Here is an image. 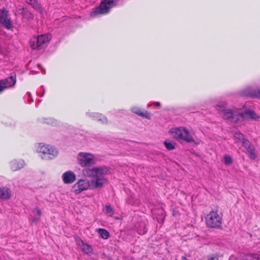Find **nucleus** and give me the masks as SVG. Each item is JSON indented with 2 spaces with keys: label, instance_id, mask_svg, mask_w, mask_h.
<instances>
[{
  "label": "nucleus",
  "instance_id": "nucleus-39",
  "mask_svg": "<svg viewBox=\"0 0 260 260\" xmlns=\"http://www.w3.org/2000/svg\"><path fill=\"white\" fill-rule=\"evenodd\" d=\"M33 212L34 213L36 212L37 213V214L40 216L42 215V211H41V209L38 207H36L34 209Z\"/></svg>",
  "mask_w": 260,
  "mask_h": 260
},
{
  "label": "nucleus",
  "instance_id": "nucleus-16",
  "mask_svg": "<svg viewBox=\"0 0 260 260\" xmlns=\"http://www.w3.org/2000/svg\"><path fill=\"white\" fill-rule=\"evenodd\" d=\"M19 14L22 15L23 18L28 20H32L34 18V15L29 11L26 8L24 7L18 10Z\"/></svg>",
  "mask_w": 260,
  "mask_h": 260
},
{
  "label": "nucleus",
  "instance_id": "nucleus-44",
  "mask_svg": "<svg viewBox=\"0 0 260 260\" xmlns=\"http://www.w3.org/2000/svg\"><path fill=\"white\" fill-rule=\"evenodd\" d=\"M182 260H189V259L187 258L186 256H182Z\"/></svg>",
  "mask_w": 260,
  "mask_h": 260
},
{
  "label": "nucleus",
  "instance_id": "nucleus-9",
  "mask_svg": "<svg viewBox=\"0 0 260 260\" xmlns=\"http://www.w3.org/2000/svg\"><path fill=\"white\" fill-rule=\"evenodd\" d=\"M90 185V182L87 179H80L73 186V192L76 194H79L82 191L87 189Z\"/></svg>",
  "mask_w": 260,
  "mask_h": 260
},
{
  "label": "nucleus",
  "instance_id": "nucleus-23",
  "mask_svg": "<svg viewBox=\"0 0 260 260\" xmlns=\"http://www.w3.org/2000/svg\"><path fill=\"white\" fill-rule=\"evenodd\" d=\"M43 121L45 123L51 124L54 126H57L59 124V122L57 120L52 118H43Z\"/></svg>",
  "mask_w": 260,
  "mask_h": 260
},
{
  "label": "nucleus",
  "instance_id": "nucleus-17",
  "mask_svg": "<svg viewBox=\"0 0 260 260\" xmlns=\"http://www.w3.org/2000/svg\"><path fill=\"white\" fill-rule=\"evenodd\" d=\"M96 171L97 177L106 176L110 173V168L105 166L96 167Z\"/></svg>",
  "mask_w": 260,
  "mask_h": 260
},
{
  "label": "nucleus",
  "instance_id": "nucleus-27",
  "mask_svg": "<svg viewBox=\"0 0 260 260\" xmlns=\"http://www.w3.org/2000/svg\"><path fill=\"white\" fill-rule=\"evenodd\" d=\"M26 3L31 5L34 9H38L39 6L41 4L37 0H25Z\"/></svg>",
  "mask_w": 260,
  "mask_h": 260
},
{
  "label": "nucleus",
  "instance_id": "nucleus-47",
  "mask_svg": "<svg viewBox=\"0 0 260 260\" xmlns=\"http://www.w3.org/2000/svg\"><path fill=\"white\" fill-rule=\"evenodd\" d=\"M44 94V93H42V94L40 95L41 96H43Z\"/></svg>",
  "mask_w": 260,
  "mask_h": 260
},
{
  "label": "nucleus",
  "instance_id": "nucleus-22",
  "mask_svg": "<svg viewBox=\"0 0 260 260\" xmlns=\"http://www.w3.org/2000/svg\"><path fill=\"white\" fill-rule=\"evenodd\" d=\"M137 232L139 235H143L145 234L147 230L144 223H140L137 228Z\"/></svg>",
  "mask_w": 260,
  "mask_h": 260
},
{
  "label": "nucleus",
  "instance_id": "nucleus-2",
  "mask_svg": "<svg viewBox=\"0 0 260 260\" xmlns=\"http://www.w3.org/2000/svg\"><path fill=\"white\" fill-rule=\"evenodd\" d=\"M172 133H174L175 138L181 139L187 143L193 142L196 145L199 144V142H196L194 141L192 136L185 127H180L175 128L174 131H172Z\"/></svg>",
  "mask_w": 260,
  "mask_h": 260
},
{
  "label": "nucleus",
  "instance_id": "nucleus-3",
  "mask_svg": "<svg viewBox=\"0 0 260 260\" xmlns=\"http://www.w3.org/2000/svg\"><path fill=\"white\" fill-rule=\"evenodd\" d=\"M222 217L219 216L217 212L211 211L206 217L207 226L211 228L217 229L221 225Z\"/></svg>",
  "mask_w": 260,
  "mask_h": 260
},
{
  "label": "nucleus",
  "instance_id": "nucleus-13",
  "mask_svg": "<svg viewBox=\"0 0 260 260\" xmlns=\"http://www.w3.org/2000/svg\"><path fill=\"white\" fill-rule=\"evenodd\" d=\"M242 95L245 97L252 99L260 98V89L250 90L245 89L242 91Z\"/></svg>",
  "mask_w": 260,
  "mask_h": 260
},
{
  "label": "nucleus",
  "instance_id": "nucleus-5",
  "mask_svg": "<svg viewBox=\"0 0 260 260\" xmlns=\"http://www.w3.org/2000/svg\"><path fill=\"white\" fill-rule=\"evenodd\" d=\"M89 156H92V154L86 152H80L78 154L77 159L81 166L87 167L95 164V160Z\"/></svg>",
  "mask_w": 260,
  "mask_h": 260
},
{
  "label": "nucleus",
  "instance_id": "nucleus-32",
  "mask_svg": "<svg viewBox=\"0 0 260 260\" xmlns=\"http://www.w3.org/2000/svg\"><path fill=\"white\" fill-rule=\"evenodd\" d=\"M166 214L165 212L163 210H160L159 212L157 214V216L156 217L158 221L159 220H161L162 222L164 221V219L165 218Z\"/></svg>",
  "mask_w": 260,
  "mask_h": 260
},
{
  "label": "nucleus",
  "instance_id": "nucleus-34",
  "mask_svg": "<svg viewBox=\"0 0 260 260\" xmlns=\"http://www.w3.org/2000/svg\"><path fill=\"white\" fill-rule=\"evenodd\" d=\"M98 121L101 122L103 124H108V123L107 117L103 114L101 115V117L99 119Z\"/></svg>",
  "mask_w": 260,
  "mask_h": 260
},
{
  "label": "nucleus",
  "instance_id": "nucleus-43",
  "mask_svg": "<svg viewBox=\"0 0 260 260\" xmlns=\"http://www.w3.org/2000/svg\"><path fill=\"white\" fill-rule=\"evenodd\" d=\"M154 105L156 106V107H159L160 108L161 107V104L160 102H155L154 103Z\"/></svg>",
  "mask_w": 260,
  "mask_h": 260
},
{
  "label": "nucleus",
  "instance_id": "nucleus-49",
  "mask_svg": "<svg viewBox=\"0 0 260 260\" xmlns=\"http://www.w3.org/2000/svg\"><path fill=\"white\" fill-rule=\"evenodd\" d=\"M43 93H45V89H44V90H43Z\"/></svg>",
  "mask_w": 260,
  "mask_h": 260
},
{
  "label": "nucleus",
  "instance_id": "nucleus-40",
  "mask_svg": "<svg viewBox=\"0 0 260 260\" xmlns=\"http://www.w3.org/2000/svg\"><path fill=\"white\" fill-rule=\"evenodd\" d=\"M38 7L39 8L36 9L35 10L39 11L41 14H43L45 13V10L42 7L41 4H40Z\"/></svg>",
  "mask_w": 260,
  "mask_h": 260
},
{
  "label": "nucleus",
  "instance_id": "nucleus-42",
  "mask_svg": "<svg viewBox=\"0 0 260 260\" xmlns=\"http://www.w3.org/2000/svg\"><path fill=\"white\" fill-rule=\"evenodd\" d=\"M208 260H218V258L217 256H213L208 258Z\"/></svg>",
  "mask_w": 260,
  "mask_h": 260
},
{
  "label": "nucleus",
  "instance_id": "nucleus-8",
  "mask_svg": "<svg viewBox=\"0 0 260 260\" xmlns=\"http://www.w3.org/2000/svg\"><path fill=\"white\" fill-rule=\"evenodd\" d=\"M0 23L8 29H11L13 26L11 19L8 18V11L4 8L0 10Z\"/></svg>",
  "mask_w": 260,
  "mask_h": 260
},
{
  "label": "nucleus",
  "instance_id": "nucleus-1",
  "mask_svg": "<svg viewBox=\"0 0 260 260\" xmlns=\"http://www.w3.org/2000/svg\"><path fill=\"white\" fill-rule=\"evenodd\" d=\"M119 0H102L99 6L93 9L90 12L91 17L108 14L111 8L116 6Z\"/></svg>",
  "mask_w": 260,
  "mask_h": 260
},
{
  "label": "nucleus",
  "instance_id": "nucleus-21",
  "mask_svg": "<svg viewBox=\"0 0 260 260\" xmlns=\"http://www.w3.org/2000/svg\"><path fill=\"white\" fill-rule=\"evenodd\" d=\"M29 45L30 47L33 50H41L40 47H37V41L36 40V36H34L31 39H30L29 41Z\"/></svg>",
  "mask_w": 260,
  "mask_h": 260
},
{
  "label": "nucleus",
  "instance_id": "nucleus-33",
  "mask_svg": "<svg viewBox=\"0 0 260 260\" xmlns=\"http://www.w3.org/2000/svg\"><path fill=\"white\" fill-rule=\"evenodd\" d=\"M234 137L236 139H237L239 141L242 142L244 139H245L243 134L240 132H237L234 135Z\"/></svg>",
  "mask_w": 260,
  "mask_h": 260
},
{
  "label": "nucleus",
  "instance_id": "nucleus-45",
  "mask_svg": "<svg viewBox=\"0 0 260 260\" xmlns=\"http://www.w3.org/2000/svg\"><path fill=\"white\" fill-rule=\"evenodd\" d=\"M126 202L128 204H130L131 203V199L129 198L127 199L126 200Z\"/></svg>",
  "mask_w": 260,
  "mask_h": 260
},
{
  "label": "nucleus",
  "instance_id": "nucleus-35",
  "mask_svg": "<svg viewBox=\"0 0 260 260\" xmlns=\"http://www.w3.org/2000/svg\"><path fill=\"white\" fill-rule=\"evenodd\" d=\"M242 146L246 149L249 146L251 145L252 144L247 139H244L242 142Z\"/></svg>",
  "mask_w": 260,
  "mask_h": 260
},
{
  "label": "nucleus",
  "instance_id": "nucleus-48",
  "mask_svg": "<svg viewBox=\"0 0 260 260\" xmlns=\"http://www.w3.org/2000/svg\"><path fill=\"white\" fill-rule=\"evenodd\" d=\"M258 260H260V255H258Z\"/></svg>",
  "mask_w": 260,
  "mask_h": 260
},
{
  "label": "nucleus",
  "instance_id": "nucleus-7",
  "mask_svg": "<svg viewBox=\"0 0 260 260\" xmlns=\"http://www.w3.org/2000/svg\"><path fill=\"white\" fill-rule=\"evenodd\" d=\"M16 82V74L15 72H12L10 74V77L6 79L0 80V93L8 87L14 86Z\"/></svg>",
  "mask_w": 260,
  "mask_h": 260
},
{
  "label": "nucleus",
  "instance_id": "nucleus-24",
  "mask_svg": "<svg viewBox=\"0 0 260 260\" xmlns=\"http://www.w3.org/2000/svg\"><path fill=\"white\" fill-rule=\"evenodd\" d=\"M98 233L100 236L104 239H107L110 237V234L108 231L104 229H99Z\"/></svg>",
  "mask_w": 260,
  "mask_h": 260
},
{
  "label": "nucleus",
  "instance_id": "nucleus-31",
  "mask_svg": "<svg viewBox=\"0 0 260 260\" xmlns=\"http://www.w3.org/2000/svg\"><path fill=\"white\" fill-rule=\"evenodd\" d=\"M164 145L168 150H172L175 149V145L173 143L168 141H165L164 142Z\"/></svg>",
  "mask_w": 260,
  "mask_h": 260
},
{
  "label": "nucleus",
  "instance_id": "nucleus-41",
  "mask_svg": "<svg viewBox=\"0 0 260 260\" xmlns=\"http://www.w3.org/2000/svg\"><path fill=\"white\" fill-rule=\"evenodd\" d=\"M248 153H250L251 151H255L254 147L253 146L252 144L249 146L246 149Z\"/></svg>",
  "mask_w": 260,
  "mask_h": 260
},
{
  "label": "nucleus",
  "instance_id": "nucleus-12",
  "mask_svg": "<svg viewBox=\"0 0 260 260\" xmlns=\"http://www.w3.org/2000/svg\"><path fill=\"white\" fill-rule=\"evenodd\" d=\"M62 179L65 184H71L76 180V176L73 172L69 171L62 174Z\"/></svg>",
  "mask_w": 260,
  "mask_h": 260
},
{
  "label": "nucleus",
  "instance_id": "nucleus-38",
  "mask_svg": "<svg viewBox=\"0 0 260 260\" xmlns=\"http://www.w3.org/2000/svg\"><path fill=\"white\" fill-rule=\"evenodd\" d=\"M249 158L251 159L254 160L257 157V155L256 153L255 152V151H253L249 153Z\"/></svg>",
  "mask_w": 260,
  "mask_h": 260
},
{
  "label": "nucleus",
  "instance_id": "nucleus-37",
  "mask_svg": "<svg viewBox=\"0 0 260 260\" xmlns=\"http://www.w3.org/2000/svg\"><path fill=\"white\" fill-rule=\"evenodd\" d=\"M76 242L77 244L80 247H81L85 243L84 241L79 237L76 238Z\"/></svg>",
  "mask_w": 260,
  "mask_h": 260
},
{
  "label": "nucleus",
  "instance_id": "nucleus-26",
  "mask_svg": "<svg viewBox=\"0 0 260 260\" xmlns=\"http://www.w3.org/2000/svg\"><path fill=\"white\" fill-rule=\"evenodd\" d=\"M102 114L96 112H87L86 113V115L89 116V117L92 118L94 120H98L101 117Z\"/></svg>",
  "mask_w": 260,
  "mask_h": 260
},
{
  "label": "nucleus",
  "instance_id": "nucleus-19",
  "mask_svg": "<svg viewBox=\"0 0 260 260\" xmlns=\"http://www.w3.org/2000/svg\"><path fill=\"white\" fill-rule=\"evenodd\" d=\"M84 176L87 177H97L96 171V167H92V168L86 167L82 171Z\"/></svg>",
  "mask_w": 260,
  "mask_h": 260
},
{
  "label": "nucleus",
  "instance_id": "nucleus-46",
  "mask_svg": "<svg viewBox=\"0 0 260 260\" xmlns=\"http://www.w3.org/2000/svg\"><path fill=\"white\" fill-rule=\"evenodd\" d=\"M173 216H175V211H174V212H173Z\"/></svg>",
  "mask_w": 260,
  "mask_h": 260
},
{
  "label": "nucleus",
  "instance_id": "nucleus-28",
  "mask_svg": "<svg viewBox=\"0 0 260 260\" xmlns=\"http://www.w3.org/2000/svg\"><path fill=\"white\" fill-rule=\"evenodd\" d=\"M105 211L106 214L112 216L114 213V210L110 205H106L105 207Z\"/></svg>",
  "mask_w": 260,
  "mask_h": 260
},
{
  "label": "nucleus",
  "instance_id": "nucleus-25",
  "mask_svg": "<svg viewBox=\"0 0 260 260\" xmlns=\"http://www.w3.org/2000/svg\"><path fill=\"white\" fill-rule=\"evenodd\" d=\"M81 247L83 251L87 254L92 253L93 249L92 247L86 243H85Z\"/></svg>",
  "mask_w": 260,
  "mask_h": 260
},
{
  "label": "nucleus",
  "instance_id": "nucleus-11",
  "mask_svg": "<svg viewBox=\"0 0 260 260\" xmlns=\"http://www.w3.org/2000/svg\"><path fill=\"white\" fill-rule=\"evenodd\" d=\"M248 117L255 120L259 118V116L254 110L246 109L240 113V122L244 121Z\"/></svg>",
  "mask_w": 260,
  "mask_h": 260
},
{
  "label": "nucleus",
  "instance_id": "nucleus-6",
  "mask_svg": "<svg viewBox=\"0 0 260 260\" xmlns=\"http://www.w3.org/2000/svg\"><path fill=\"white\" fill-rule=\"evenodd\" d=\"M225 119H231V121L235 123L240 122V113L232 109H226L221 114Z\"/></svg>",
  "mask_w": 260,
  "mask_h": 260
},
{
  "label": "nucleus",
  "instance_id": "nucleus-29",
  "mask_svg": "<svg viewBox=\"0 0 260 260\" xmlns=\"http://www.w3.org/2000/svg\"><path fill=\"white\" fill-rule=\"evenodd\" d=\"M216 109L220 114H222L226 109L224 103H219L217 105Z\"/></svg>",
  "mask_w": 260,
  "mask_h": 260
},
{
  "label": "nucleus",
  "instance_id": "nucleus-10",
  "mask_svg": "<svg viewBox=\"0 0 260 260\" xmlns=\"http://www.w3.org/2000/svg\"><path fill=\"white\" fill-rule=\"evenodd\" d=\"M51 37L49 35L43 34L36 37L37 41V47H40V49L44 48L47 46L51 40Z\"/></svg>",
  "mask_w": 260,
  "mask_h": 260
},
{
  "label": "nucleus",
  "instance_id": "nucleus-30",
  "mask_svg": "<svg viewBox=\"0 0 260 260\" xmlns=\"http://www.w3.org/2000/svg\"><path fill=\"white\" fill-rule=\"evenodd\" d=\"M223 159L224 164L227 166L231 165L233 162L232 157L227 154L224 155Z\"/></svg>",
  "mask_w": 260,
  "mask_h": 260
},
{
  "label": "nucleus",
  "instance_id": "nucleus-14",
  "mask_svg": "<svg viewBox=\"0 0 260 260\" xmlns=\"http://www.w3.org/2000/svg\"><path fill=\"white\" fill-rule=\"evenodd\" d=\"M131 111L138 115V116L145 118L147 119L150 120L151 119V114L147 110L142 111L141 109L137 107H133L131 108Z\"/></svg>",
  "mask_w": 260,
  "mask_h": 260
},
{
  "label": "nucleus",
  "instance_id": "nucleus-4",
  "mask_svg": "<svg viewBox=\"0 0 260 260\" xmlns=\"http://www.w3.org/2000/svg\"><path fill=\"white\" fill-rule=\"evenodd\" d=\"M38 150L39 152L43 154V155L42 156V158L44 159H52L58 153V150L56 148L49 145H44L40 147Z\"/></svg>",
  "mask_w": 260,
  "mask_h": 260
},
{
  "label": "nucleus",
  "instance_id": "nucleus-36",
  "mask_svg": "<svg viewBox=\"0 0 260 260\" xmlns=\"http://www.w3.org/2000/svg\"><path fill=\"white\" fill-rule=\"evenodd\" d=\"M258 255L256 254H252L250 255L247 256L246 260H258Z\"/></svg>",
  "mask_w": 260,
  "mask_h": 260
},
{
  "label": "nucleus",
  "instance_id": "nucleus-15",
  "mask_svg": "<svg viewBox=\"0 0 260 260\" xmlns=\"http://www.w3.org/2000/svg\"><path fill=\"white\" fill-rule=\"evenodd\" d=\"M11 196V191L8 188L0 187V199L8 200Z\"/></svg>",
  "mask_w": 260,
  "mask_h": 260
},
{
  "label": "nucleus",
  "instance_id": "nucleus-18",
  "mask_svg": "<svg viewBox=\"0 0 260 260\" xmlns=\"http://www.w3.org/2000/svg\"><path fill=\"white\" fill-rule=\"evenodd\" d=\"M25 163L24 160H20L19 161L14 160L11 162V168L14 171H17L24 166Z\"/></svg>",
  "mask_w": 260,
  "mask_h": 260
},
{
  "label": "nucleus",
  "instance_id": "nucleus-20",
  "mask_svg": "<svg viewBox=\"0 0 260 260\" xmlns=\"http://www.w3.org/2000/svg\"><path fill=\"white\" fill-rule=\"evenodd\" d=\"M96 177V180H92L91 183L92 185L94 186V188H98L102 187L103 186L104 182L102 181L101 178L99 177Z\"/></svg>",
  "mask_w": 260,
  "mask_h": 260
}]
</instances>
